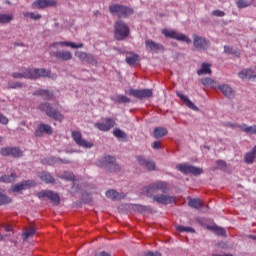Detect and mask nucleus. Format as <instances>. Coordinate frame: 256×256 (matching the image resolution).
Here are the masks:
<instances>
[{
    "instance_id": "23",
    "label": "nucleus",
    "mask_w": 256,
    "mask_h": 256,
    "mask_svg": "<svg viewBox=\"0 0 256 256\" xmlns=\"http://www.w3.org/2000/svg\"><path fill=\"white\" fill-rule=\"evenodd\" d=\"M177 97H179L181 101L185 103L186 107H188L189 109H192V111H199V108L195 105V103L189 100V98L184 94L177 92Z\"/></svg>"
},
{
    "instance_id": "64",
    "label": "nucleus",
    "mask_w": 256,
    "mask_h": 256,
    "mask_svg": "<svg viewBox=\"0 0 256 256\" xmlns=\"http://www.w3.org/2000/svg\"><path fill=\"white\" fill-rule=\"evenodd\" d=\"M3 240V236L0 234V241H2Z\"/></svg>"
},
{
    "instance_id": "36",
    "label": "nucleus",
    "mask_w": 256,
    "mask_h": 256,
    "mask_svg": "<svg viewBox=\"0 0 256 256\" xmlns=\"http://www.w3.org/2000/svg\"><path fill=\"white\" fill-rule=\"evenodd\" d=\"M13 21V14H0V25H7Z\"/></svg>"
},
{
    "instance_id": "41",
    "label": "nucleus",
    "mask_w": 256,
    "mask_h": 256,
    "mask_svg": "<svg viewBox=\"0 0 256 256\" xmlns=\"http://www.w3.org/2000/svg\"><path fill=\"white\" fill-rule=\"evenodd\" d=\"M225 97L228 99L235 98V91L229 85L225 86Z\"/></svg>"
},
{
    "instance_id": "24",
    "label": "nucleus",
    "mask_w": 256,
    "mask_h": 256,
    "mask_svg": "<svg viewBox=\"0 0 256 256\" xmlns=\"http://www.w3.org/2000/svg\"><path fill=\"white\" fill-rule=\"evenodd\" d=\"M57 45H61L62 47H71L72 49H82L83 47V43L75 44L67 41L54 42L51 44V47H57Z\"/></svg>"
},
{
    "instance_id": "39",
    "label": "nucleus",
    "mask_w": 256,
    "mask_h": 256,
    "mask_svg": "<svg viewBox=\"0 0 256 256\" xmlns=\"http://www.w3.org/2000/svg\"><path fill=\"white\" fill-rule=\"evenodd\" d=\"M125 61H126V63H128V65H135V63H137V61H139V55L132 54L130 56H126Z\"/></svg>"
},
{
    "instance_id": "60",
    "label": "nucleus",
    "mask_w": 256,
    "mask_h": 256,
    "mask_svg": "<svg viewBox=\"0 0 256 256\" xmlns=\"http://www.w3.org/2000/svg\"><path fill=\"white\" fill-rule=\"evenodd\" d=\"M98 256H111V254H109V252H101Z\"/></svg>"
},
{
    "instance_id": "13",
    "label": "nucleus",
    "mask_w": 256,
    "mask_h": 256,
    "mask_svg": "<svg viewBox=\"0 0 256 256\" xmlns=\"http://www.w3.org/2000/svg\"><path fill=\"white\" fill-rule=\"evenodd\" d=\"M150 198H152V201H154V203H159L160 205H171V203H175L176 201L175 196H169L166 194H158Z\"/></svg>"
},
{
    "instance_id": "2",
    "label": "nucleus",
    "mask_w": 256,
    "mask_h": 256,
    "mask_svg": "<svg viewBox=\"0 0 256 256\" xmlns=\"http://www.w3.org/2000/svg\"><path fill=\"white\" fill-rule=\"evenodd\" d=\"M159 191H161V193H169V183L158 180L143 188V193L146 195V197H153L156 195V193H159Z\"/></svg>"
},
{
    "instance_id": "19",
    "label": "nucleus",
    "mask_w": 256,
    "mask_h": 256,
    "mask_svg": "<svg viewBox=\"0 0 256 256\" xmlns=\"http://www.w3.org/2000/svg\"><path fill=\"white\" fill-rule=\"evenodd\" d=\"M238 77L241 80L256 81V72L253 68H246L238 73Z\"/></svg>"
},
{
    "instance_id": "17",
    "label": "nucleus",
    "mask_w": 256,
    "mask_h": 256,
    "mask_svg": "<svg viewBox=\"0 0 256 256\" xmlns=\"http://www.w3.org/2000/svg\"><path fill=\"white\" fill-rule=\"evenodd\" d=\"M51 57H56L58 61H71L73 59V53L68 50H58L50 53Z\"/></svg>"
},
{
    "instance_id": "38",
    "label": "nucleus",
    "mask_w": 256,
    "mask_h": 256,
    "mask_svg": "<svg viewBox=\"0 0 256 256\" xmlns=\"http://www.w3.org/2000/svg\"><path fill=\"white\" fill-rule=\"evenodd\" d=\"M208 231H212L215 235H223L225 230L223 228H219L217 225H208Z\"/></svg>"
},
{
    "instance_id": "15",
    "label": "nucleus",
    "mask_w": 256,
    "mask_h": 256,
    "mask_svg": "<svg viewBox=\"0 0 256 256\" xmlns=\"http://www.w3.org/2000/svg\"><path fill=\"white\" fill-rule=\"evenodd\" d=\"M75 55L76 57H78L80 61H82V63H90V65H97V58H95V56H93L90 53L77 51L75 52Z\"/></svg>"
},
{
    "instance_id": "33",
    "label": "nucleus",
    "mask_w": 256,
    "mask_h": 256,
    "mask_svg": "<svg viewBox=\"0 0 256 256\" xmlns=\"http://www.w3.org/2000/svg\"><path fill=\"white\" fill-rule=\"evenodd\" d=\"M188 205L193 209H201L205 206V203L201 199L194 198L189 200Z\"/></svg>"
},
{
    "instance_id": "11",
    "label": "nucleus",
    "mask_w": 256,
    "mask_h": 256,
    "mask_svg": "<svg viewBox=\"0 0 256 256\" xmlns=\"http://www.w3.org/2000/svg\"><path fill=\"white\" fill-rule=\"evenodd\" d=\"M72 139H74L78 147H83L84 149H91L93 147V142L83 139V135L79 131H72Z\"/></svg>"
},
{
    "instance_id": "5",
    "label": "nucleus",
    "mask_w": 256,
    "mask_h": 256,
    "mask_svg": "<svg viewBox=\"0 0 256 256\" xmlns=\"http://www.w3.org/2000/svg\"><path fill=\"white\" fill-rule=\"evenodd\" d=\"M40 111L46 113L47 117H51V119H55V121H63L64 117L61 115L57 109L53 108L51 104L45 102L39 105Z\"/></svg>"
},
{
    "instance_id": "25",
    "label": "nucleus",
    "mask_w": 256,
    "mask_h": 256,
    "mask_svg": "<svg viewBox=\"0 0 256 256\" xmlns=\"http://www.w3.org/2000/svg\"><path fill=\"white\" fill-rule=\"evenodd\" d=\"M106 197H108V199H112V201H119L121 199H125L126 195L125 193H119L115 190H108L106 192Z\"/></svg>"
},
{
    "instance_id": "1",
    "label": "nucleus",
    "mask_w": 256,
    "mask_h": 256,
    "mask_svg": "<svg viewBox=\"0 0 256 256\" xmlns=\"http://www.w3.org/2000/svg\"><path fill=\"white\" fill-rule=\"evenodd\" d=\"M51 75V71L45 68H24L21 72L12 73V77L14 79H32L37 80L41 79V77H49Z\"/></svg>"
},
{
    "instance_id": "9",
    "label": "nucleus",
    "mask_w": 256,
    "mask_h": 256,
    "mask_svg": "<svg viewBox=\"0 0 256 256\" xmlns=\"http://www.w3.org/2000/svg\"><path fill=\"white\" fill-rule=\"evenodd\" d=\"M176 169L177 171H180V173H183L184 175H201L203 173V170L201 168H197L187 163L176 165Z\"/></svg>"
},
{
    "instance_id": "44",
    "label": "nucleus",
    "mask_w": 256,
    "mask_h": 256,
    "mask_svg": "<svg viewBox=\"0 0 256 256\" xmlns=\"http://www.w3.org/2000/svg\"><path fill=\"white\" fill-rule=\"evenodd\" d=\"M11 190H12L13 193H19L21 191H25V187L23 185V182L12 185Z\"/></svg>"
},
{
    "instance_id": "3",
    "label": "nucleus",
    "mask_w": 256,
    "mask_h": 256,
    "mask_svg": "<svg viewBox=\"0 0 256 256\" xmlns=\"http://www.w3.org/2000/svg\"><path fill=\"white\" fill-rule=\"evenodd\" d=\"M129 26L122 20H117L114 23V38L116 41H125L129 37Z\"/></svg>"
},
{
    "instance_id": "22",
    "label": "nucleus",
    "mask_w": 256,
    "mask_h": 256,
    "mask_svg": "<svg viewBox=\"0 0 256 256\" xmlns=\"http://www.w3.org/2000/svg\"><path fill=\"white\" fill-rule=\"evenodd\" d=\"M44 133H46V135H53V129L49 126V124L38 125L34 135L36 137H43Z\"/></svg>"
},
{
    "instance_id": "28",
    "label": "nucleus",
    "mask_w": 256,
    "mask_h": 256,
    "mask_svg": "<svg viewBox=\"0 0 256 256\" xmlns=\"http://www.w3.org/2000/svg\"><path fill=\"white\" fill-rule=\"evenodd\" d=\"M38 177L48 185L55 183V178L49 172H41L38 174Z\"/></svg>"
},
{
    "instance_id": "4",
    "label": "nucleus",
    "mask_w": 256,
    "mask_h": 256,
    "mask_svg": "<svg viewBox=\"0 0 256 256\" xmlns=\"http://www.w3.org/2000/svg\"><path fill=\"white\" fill-rule=\"evenodd\" d=\"M111 15H117L118 17H129L133 15V9L121 4H113L109 6Z\"/></svg>"
},
{
    "instance_id": "8",
    "label": "nucleus",
    "mask_w": 256,
    "mask_h": 256,
    "mask_svg": "<svg viewBox=\"0 0 256 256\" xmlns=\"http://www.w3.org/2000/svg\"><path fill=\"white\" fill-rule=\"evenodd\" d=\"M38 199H49L54 205H59L61 203V197L58 193L53 192L52 190H41L36 193Z\"/></svg>"
},
{
    "instance_id": "57",
    "label": "nucleus",
    "mask_w": 256,
    "mask_h": 256,
    "mask_svg": "<svg viewBox=\"0 0 256 256\" xmlns=\"http://www.w3.org/2000/svg\"><path fill=\"white\" fill-rule=\"evenodd\" d=\"M152 147H153V149H161V142L155 141V142L152 144Z\"/></svg>"
},
{
    "instance_id": "20",
    "label": "nucleus",
    "mask_w": 256,
    "mask_h": 256,
    "mask_svg": "<svg viewBox=\"0 0 256 256\" xmlns=\"http://www.w3.org/2000/svg\"><path fill=\"white\" fill-rule=\"evenodd\" d=\"M95 127L99 129V131H111V129L115 127V120L111 118H106L105 123L97 122L95 123Z\"/></svg>"
},
{
    "instance_id": "55",
    "label": "nucleus",
    "mask_w": 256,
    "mask_h": 256,
    "mask_svg": "<svg viewBox=\"0 0 256 256\" xmlns=\"http://www.w3.org/2000/svg\"><path fill=\"white\" fill-rule=\"evenodd\" d=\"M0 124L1 125L9 124V118L7 116L3 115L1 112H0Z\"/></svg>"
},
{
    "instance_id": "47",
    "label": "nucleus",
    "mask_w": 256,
    "mask_h": 256,
    "mask_svg": "<svg viewBox=\"0 0 256 256\" xmlns=\"http://www.w3.org/2000/svg\"><path fill=\"white\" fill-rule=\"evenodd\" d=\"M60 179H65L66 181H73L75 179V174L72 172H64L61 176Z\"/></svg>"
},
{
    "instance_id": "42",
    "label": "nucleus",
    "mask_w": 256,
    "mask_h": 256,
    "mask_svg": "<svg viewBox=\"0 0 256 256\" xmlns=\"http://www.w3.org/2000/svg\"><path fill=\"white\" fill-rule=\"evenodd\" d=\"M22 185H24V190L25 189H32V187L37 186V182L35 180H23Z\"/></svg>"
},
{
    "instance_id": "34",
    "label": "nucleus",
    "mask_w": 256,
    "mask_h": 256,
    "mask_svg": "<svg viewBox=\"0 0 256 256\" xmlns=\"http://www.w3.org/2000/svg\"><path fill=\"white\" fill-rule=\"evenodd\" d=\"M35 233H37V229H35V227L26 228L22 234L23 241H27V239H29V237H33V235H35Z\"/></svg>"
},
{
    "instance_id": "62",
    "label": "nucleus",
    "mask_w": 256,
    "mask_h": 256,
    "mask_svg": "<svg viewBox=\"0 0 256 256\" xmlns=\"http://www.w3.org/2000/svg\"><path fill=\"white\" fill-rule=\"evenodd\" d=\"M225 256H233V254L227 253V254H225Z\"/></svg>"
},
{
    "instance_id": "14",
    "label": "nucleus",
    "mask_w": 256,
    "mask_h": 256,
    "mask_svg": "<svg viewBox=\"0 0 256 256\" xmlns=\"http://www.w3.org/2000/svg\"><path fill=\"white\" fill-rule=\"evenodd\" d=\"M145 47L150 53H163V51H165L163 44L157 43L151 39L145 40Z\"/></svg>"
},
{
    "instance_id": "56",
    "label": "nucleus",
    "mask_w": 256,
    "mask_h": 256,
    "mask_svg": "<svg viewBox=\"0 0 256 256\" xmlns=\"http://www.w3.org/2000/svg\"><path fill=\"white\" fill-rule=\"evenodd\" d=\"M211 15H213L214 17H225V12L221 10H214L212 11Z\"/></svg>"
},
{
    "instance_id": "53",
    "label": "nucleus",
    "mask_w": 256,
    "mask_h": 256,
    "mask_svg": "<svg viewBox=\"0 0 256 256\" xmlns=\"http://www.w3.org/2000/svg\"><path fill=\"white\" fill-rule=\"evenodd\" d=\"M9 89H21L23 87V83L21 82H8Z\"/></svg>"
},
{
    "instance_id": "21",
    "label": "nucleus",
    "mask_w": 256,
    "mask_h": 256,
    "mask_svg": "<svg viewBox=\"0 0 256 256\" xmlns=\"http://www.w3.org/2000/svg\"><path fill=\"white\" fill-rule=\"evenodd\" d=\"M202 85L205 87H212V89H219L223 95H225V86H219L215 80L207 77V78H202L201 79Z\"/></svg>"
},
{
    "instance_id": "27",
    "label": "nucleus",
    "mask_w": 256,
    "mask_h": 256,
    "mask_svg": "<svg viewBox=\"0 0 256 256\" xmlns=\"http://www.w3.org/2000/svg\"><path fill=\"white\" fill-rule=\"evenodd\" d=\"M33 95L36 97H43V99H45L46 101H49L53 98V93L51 91L43 89L35 91Z\"/></svg>"
},
{
    "instance_id": "61",
    "label": "nucleus",
    "mask_w": 256,
    "mask_h": 256,
    "mask_svg": "<svg viewBox=\"0 0 256 256\" xmlns=\"http://www.w3.org/2000/svg\"><path fill=\"white\" fill-rule=\"evenodd\" d=\"M249 238L256 241V235H249Z\"/></svg>"
},
{
    "instance_id": "63",
    "label": "nucleus",
    "mask_w": 256,
    "mask_h": 256,
    "mask_svg": "<svg viewBox=\"0 0 256 256\" xmlns=\"http://www.w3.org/2000/svg\"><path fill=\"white\" fill-rule=\"evenodd\" d=\"M226 126L231 127L232 125L230 123H227Z\"/></svg>"
},
{
    "instance_id": "45",
    "label": "nucleus",
    "mask_w": 256,
    "mask_h": 256,
    "mask_svg": "<svg viewBox=\"0 0 256 256\" xmlns=\"http://www.w3.org/2000/svg\"><path fill=\"white\" fill-rule=\"evenodd\" d=\"M236 5L239 9H245L251 6V3H249L247 0H236Z\"/></svg>"
},
{
    "instance_id": "59",
    "label": "nucleus",
    "mask_w": 256,
    "mask_h": 256,
    "mask_svg": "<svg viewBox=\"0 0 256 256\" xmlns=\"http://www.w3.org/2000/svg\"><path fill=\"white\" fill-rule=\"evenodd\" d=\"M146 256H161V254L159 252H148L146 253Z\"/></svg>"
},
{
    "instance_id": "52",
    "label": "nucleus",
    "mask_w": 256,
    "mask_h": 256,
    "mask_svg": "<svg viewBox=\"0 0 256 256\" xmlns=\"http://www.w3.org/2000/svg\"><path fill=\"white\" fill-rule=\"evenodd\" d=\"M136 208L140 213H151L152 211L151 206L137 205Z\"/></svg>"
},
{
    "instance_id": "16",
    "label": "nucleus",
    "mask_w": 256,
    "mask_h": 256,
    "mask_svg": "<svg viewBox=\"0 0 256 256\" xmlns=\"http://www.w3.org/2000/svg\"><path fill=\"white\" fill-rule=\"evenodd\" d=\"M57 0H35L32 9H46V7H56Z\"/></svg>"
},
{
    "instance_id": "58",
    "label": "nucleus",
    "mask_w": 256,
    "mask_h": 256,
    "mask_svg": "<svg viewBox=\"0 0 256 256\" xmlns=\"http://www.w3.org/2000/svg\"><path fill=\"white\" fill-rule=\"evenodd\" d=\"M3 228L5 229V231H7L8 233L13 231V227L9 224H4Z\"/></svg>"
},
{
    "instance_id": "48",
    "label": "nucleus",
    "mask_w": 256,
    "mask_h": 256,
    "mask_svg": "<svg viewBox=\"0 0 256 256\" xmlns=\"http://www.w3.org/2000/svg\"><path fill=\"white\" fill-rule=\"evenodd\" d=\"M212 256H225V248L221 244L216 245V253H213Z\"/></svg>"
},
{
    "instance_id": "35",
    "label": "nucleus",
    "mask_w": 256,
    "mask_h": 256,
    "mask_svg": "<svg viewBox=\"0 0 256 256\" xmlns=\"http://www.w3.org/2000/svg\"><path fill=\"white\" fill-rule=\"evenodd\" d=\"M198 75H211V65L203 63L201 69L197 71Z\"/></svg>"
},
{
    "instance_id": "32",
    "label": "nucleus",
    "mask_w": 256,
    "mask_h": 256,
    "mask_svg": "<svg viewBox=\"0 0 256 256\" xmlns=\"http://www.w3.org/2000/svg\"><path fill=\"white\" fill-rule=\"evenodd\" d=\"M169 131H167V128L165 127H156L153 131V137L155 139H161V137H165Z\"/></svg>"
},
{
    "instance_id": "49",
    "label": "nucleus",
    "mask_w": 256,
    "mask_h": 256,
    "mask_svg": "<svg viewBox=\"0 0 256 256\" xmlns=\"http://www.w3.org/2000/svg\"><path fill=\"white\" fill-rule=\"evenodd\" d=\"M113 135H115L117 139H125V137H127V134L119 128L113 131Z\"/></svg>"
},
{
    "instance_id": "30",
    "label": "nucleus",
    "mask_w": 256,
    "mask_h": 256,
    "mask_svg": "<svg viewBox=\"0 0 256 256\" xmlns=\"http://www.w3.org/2000/svg\"><path fill=\"white\" fill-rule=\"evenodd\" d=\"M17 172L13 170L10 175H3L0 177L1 183H13V181L17 180Z\"/></svg>"
},
{
    "instance_id": "43",
    "label": "nucleus",
    "mask_w": 256,
    "mask_h": 256,
    "mask_svg": "<svg viewBox=\"0 0 256 256\" xmlns=\"http://www.w3.org/2000/svg\"><path fill=\"white\" fill-rule=\"evenodd\" d=\"M176 229L180 233H195V229H193L191 227H185V226H181V225H176Z\"/></svg>"
},
{
    "instance_id": "37",
    "label": "nucleus",
    "mask_w": 256,
    "mask_h": 256,
    "mask_svg": "<svg viewBox=\"0 0 256 256\" xmlns=\"http://www.w3.org/2000/svg\"><path fill=\"white\" fill-rule=\"evenodd\" d=\"M112 101H114V103H131V99L125 95H116L112 97Z\"/></svg>"
},
{
    "instance_id": "10",
    "label": "nucleus",
    "mask_w": 256,
    "mask_h": 256,
    "mask_svg": "<svg viewBox=\"0 0 256 256\" xmlns=\"http://www.w3.org/2000/svg\"><path fill=\"white\" fill-rule=\"evenodd\" d=\"M193 45L197 51H207L209 49V40L197 34L192 35Z\"/></svg>"
},
{
    "instance_id": "50",
    "label": "nucleus",
    "mask_w": 256,
    "mask_h": 256,
    "mask_svg": "<svg viewBox=\"0 0 256 256\" xmlns=\"http://www.w3.org/2000/svg\"><path fill=\"white\" fill-rule=\"evenodd\" d=\"M9 203H11V198L0 193V205H9Z\"/></svg>"
},
{
    "instance_id": "46",
    "label": "nucleus",
    "mask_w": 256,
    "mask_h": 256,
    "mask_svg": "<svg viewBox=\"0 0 256 256\" xmlns=\"http://www.w3.org/2000/svg\"><path fill=\"white\" fill-rule=\"evenodd\" d=\"M24 17H29V19H33L34 21H39L41 19V14H35L33 12H24Z\"/></svg>"
},
{
    "instance_id": "40",
    "label": "nucleus",
    "mask_w": 256,
    "mask_h": 256,
    "mask_svg": "<svg viewBox=\"0 0 256 256\" xmlns=\"http://www.w3.org/2000/svg\"><path fill=\"white\" fill-rule=\"evenodd\" d=\"M10 155L14 158L23 157V151L17 147H11Z\"/></svg>"
},
{
    "instance_id": "26",
    "label": "nucleus",
    "mask_w": 256,
    "mask_h": 256,
    "mask_svg": "<svg viewBox=\"0 0 256 256\" xmlns=\"http://www.w3.org/2000/svg\"><path fill=\"white\" fill-rule=\"evenodd\" d=\"M59 161H61V163H65L66 165H68V163H71V161L69 160H61L55 157L44 158L41 160V163L42 165H55V163H59Z\"/></svg>"
},
{
    "instance_id": "54",
    "label": "nucleus",
    "mask_w": 256,
    "mask_h": 256,
    "mask_svg": "<svg viewBox=\"0 0 256 256\" xmlns=\"http://www.w3.org/2000/svg\"><path fill=\"white\" fill-rule=\"evenodd\" d=\"M0 154L3 155V157H9V155H11V147L1 148Z\"/></svg>"
},
{
    "instance_id": "29",
    "label": "nucleus",
    "mask_w": 256,
    "mask_h": 256,
    "mask_svg": "<svg viewBox=\"0 0 256 256\" xmlns=\"http://www.w3.org/2000/svg\"><path fill=\"white\" fill-rule=\"evenodd\" d=\"M256 158V145L253 147V149L250 152H247L244 157V161L246 164L251 165L255 162Z\"/></svg>"
},
{
    "instance_id": "12",
    "label": "nucleus",
    "mask_w": 256,
    "mask_h": 256,
    "mask_svg": "<svg viewBox=\"0 0 256 256\" xmlns=\"http://www.w3.org/2000/svg\"><path fill=\"white\" fill-rule=\"evenodd\" d=\"M128 95L136 97V99H149L153 97V90L151 89H130Z\"/></svg>"
},
{
    "instance_id": "18",
    "label": "nucleus",
    "mask_w": 256,
    "mask_h": 256,
    "mask_svg": "<svg viewBox=\"0 0 256 256\" xmlns=\"http://www.w3.org/2000/svg\"><path fill=\"white\" fill-rule=\"evenodd\" d=\"M137 161L140 167L146 169V171H155V162L149 158H145L143 156H137Z\"/></svg>"
},
{
    "instance_id": "31",
    "label": "nucleus",
    "mask_w": 256,
    "mask_h": 256,
    "mask_svg": "<svg viewBox=\"0 0 256 256\" xmlns=\"http://www.w3.org/2000/svg\"><path fill=\"white\" fill-rule=\"evenodd\" d=\"M234 127L239 128L242 132L246 134L255 135V125L247 126V124H241V125H234Z\"/></svg>"
},
{
    "instance_id": "51",
    "label": "nucleus",
    "mask_w": 256,
    "mask_h": 256,
    "mask_svg": "<svg viewBox=\"0 0 256 256\" xmlns=\"http://www.w3.org/2000/svg\"><path fill=\"white\" fill-rule=\"evenodd\" d=\"M225 53L233 55L235 57H239V51L233 47H226L225 48Z\"/></svg>"
},
{
    "instance_id": "7",
    "label": "nucleus",
    "mask_w": 256,
    "mask_h": 256,
    "mask_svg": "<svg viewBox=\"0 0 256 256\" xmlns=\"http://www.w3.org/2000/svg\"><path fill=\"white\" fill-rule=\"evenodd\" d=\"M162 35H164L168 39H176V41H183L188 45L192 43V41L190 40V38L187 37V35L179 33L175 30L164 29L162 30Z\"/></svg>"
},
{
    "instance_id": "6",
    "label": "nucleus",
    "mask_w": 256,
    "mask_h": 256,
    "mask_svg": "<svg viewBox=\"0 0 256 256\" xmlns=\"http://www.w3.org/2000/svg\"><path fill=\"white\" fill-rule=\"evenodd\" d=\"M100 167H102V169H106V171H110V173H117V171H119V169H121L119 167V164L115 163V157L113 156H104L100 162H99Z\"/></svg>"
}]
</instances>
